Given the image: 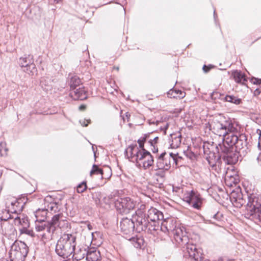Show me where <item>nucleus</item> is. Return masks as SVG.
<instances>
[{
    "label": "nucleus",
    "instance_id": "nucleus-1",
    "mask_svg": "<svg viewBox=\"0 0 261 261\" xmlns=\"http://www.w3.org/2000/svg\"><path fill=\"white\" fill-rule=\"evenodd\" d=\"M204 158L207 161L212 169L217 171V166L222 164L221 159L223 160L225 164L233 165L237 163V155L233 153H228L227 148L222 142L218 144H210L208 142H204L203 145Z\"/></svg>",
    "mask_w": 261,
    "mask_h": 261
},
{
    "label": "nucleus",
    "instance_id": "nucleus-2",
    "mask_svg": "<svg viewBox=\"0 0 261 261\" xmlns=\"http://www.w3.org/2000/svg\"><path fill=\"white\" fill-rule=\"evenodd\" d=\"M228 148V153H233L237 155V162L239 156H245L250 150L247 141V137L244 134L228 135L222 142Z\"/></svg>",
    "mask_w": 261,
    "mask_h": 261
},
{
    "label": "nucleus",
    "instance_id": "nucleus-3",
    "mask_svg": "<svg viewBox=\"0 0 261 261\" xmlns=\"http://www.w3.org/2000/svg\"><path fill=\"white\" fill-rule=\"evenodd\" d=\"M159 231L173 237L176 244L187 243L188 240L185 228L173 218L163 220L160 225Z\"/></svg>",
    "mask_w": 261,
    "mask_h": 261
},
{
    "label": "nucleus",
    "instance_id": "nucleus-4",
    "mask_svg": "<svg viewBox=\"0 0 261 261\" xmlns=\"http://www.w3.org/2000/svg\"><path fill=\"white\" fill-rule=\"evenodd\" d=\"M247 198L245 217L256 223H261V197L252 193L247 194Z\"/></svg>",
    "mask_w": 261,
    "mask_h": 261
},
{
    "label": "nucleus",
    "instance_id": "nucleus-5",
    "mask_svg": "<svg viewBox=\"0 0 261 261\" xmlns=\"http://www.w3.org/2000/svg\"><path fill=\"white\" fill-rule=\"evenodd\" d=\"M76 237L72 234H64L58 241L55 248L56 253L64 258L70 256L74 252Z\"/></svg>",
    "mask_w": 261,
    "mask_h": 261
},
{
    "label": "nucleus",
    "instance_id": "nucleus-6",
    "mask_svg": "<svg viewBox=\"0 0 261 261\" xmlns=\"http://www.w3.org/2000/svg\"><path fill=\"white\" fill-rule=\"evenodd\" d=\"M136 215L133 216V219L136 221L135 231L137 232L144 231L149 234L155 236L158 234V226L150 224L147 218L146 214L142 208L138 209L135 211Z\"/></svg>",
    "mask_w": 261,
    "mask_h": 261
},
{
    "label": "nucleus",
    "instance_id": "nucleus-7",
    "mask_svg": "<svg viewBox=\"0 0 261 261\" xmlns=\"http://www.w3.org/2000/svg\"><path fill=\"white\" fill-rule=\"evenodd\" d=\"M29 252V247L24 242L15 240L9 252L11 261H24Z\"/></svg>",
    "mask_w": 261,
    "mask_h": 261
},
{
    "label": "nucleus",
    "instance_id": "nucleus-8",
    "mask_svg": "<svg viewBox=\"0 0 261 261\" xmlns=\"http://www.w3.org/2000/svg\"><path fill=\"white\" fill-rule=\"evenodd\" d=\"M81 84V80L76 75H71L68 81V85L70 88L69 95L74 100H84L87 98V91L84 87L76 89Z\"/></svg>",
    "mask_w": 261,
    "mask_h": 261
},
{
    "label": "nucleus",
    "instance_id": "nucleus-9",
    "mask_svg": "<svg viewBox=\"0 0 261 261\" xmlns=\"http://www.w3.org/2000/svg\"><path fill=\"white\" fill-rule=\"evenodd\" d=\"M136 203V201L129 197H118L116 200H114L117 211L122 214H127L133 212L135 208Z\"/></svg>",
    "mask_w": 261,
    "mask_h": 261
},
{
    "label": "nucleus",
    "instance_id": "nucleus-10",
    "mask_svg": "<svg viewBox=\"0 0 261 261\" xmlns=\"http://www.w3.org/2000/svg\"><path fill=\"white\" fill-rule=\"evenodd\" d=\"M183 200L195 209L199 210L201 207L202 198L197 191L193 190L187 191L184 195Z\"/></svg>",
    "mask_w": 261,
    "mask_h": 261
},
{
    "label": "nucleus",
    "instance_id": "nucleus-11",
    "mask_svg": "<svg viewBox=\"0 0 261 261\" xmlns=\"http://www.w3.org/2000/svg\"><path fill=\"white\" fill-rule=\"evenodd\" d=\"M225 117L221 115L215 117L211 123L209 124L210 129L213 130V132L215 134L220 136H223V132L225 127Z\"/></svg>",
    "mask_w": 261,
    "mask_h": 261
},
{
    "label": "nucleus",
    "instance_id": "nucleus-12",
    "mask_svg": "<svg viewBox=\"0 0 261 261\" xmlns=\"http://www.w3.org/2000/svg\"><path fill=\"white\" fill-rule=\"evenodd\" d=\"M231 202L234 207L240 208L243 205L245 206L247 195H243L241 190L232 191L229 196Z\"/></svg>",
    "mask_w": 261,
    "mask_h": 261
},
{
    "label": "nucleus",
    "instance_id": "nucleus-13",
    "mask_svg": "<svg viewBox=\"0 0 261 261\" xmlns=\"http://www.w3.org/2000/svg\"><path fill=\"white\" fill-rule=\"evenodd\" d=\"M27 201V198L25 197H23L19 199H13V200L8 199L6 201L9 202L10 209L11 213L19 215L23 211Z\"/></svg>",
    "mask_w": 261,
    "mask_h": 261
},
{
    "label": "nucleus",
    "instance_id": "nucleus-14",
    "mask_svg": "<svg viewBox=\"0 0 261 261\" xmlns=\"http://www.w3.org/2000/svg\"><path fill=\"white\" fill-rule=\"evenodd\" d=\"M146 216L150 224L157 225L158 227V234L159 232L160 223L159 221L162 220L164 218V215L162 212L158 209L151 207L148 210Z\"/></svg>",
    "mask_w": 261,
    "mask_h": 261
},
{
    "label": "nucleus",
    "instance_id": "nucleus-15",
    "mask_svg": "<svg viewBox=\"0 0 261 261\" xmlns=\"http://www.w3.org/2000/svg\"><path fill=\"white\" fill-rule=\"evenodd\" d=\"M182 243L181 244H177L179 246L184 245L183 247V251L184 252V256L186 258V261H189L191 258L196 259L197 257H199V254L197 251L195 245L193 244H190L188 242Z\"/></svg>",
    "mask_w": 261,
    "mask_h": 261
},
{
    "label": "nucleus",
    "instance_id": "nucleus-16",
    "mask_svg": "<svg viewBox=\"0 0 261 261\" xmlns=\"http://www.w3.org/2000/svg\"><path fill=\"white\" fill-rule=\"evenodd\" d=\"M120 228L124 234L130 235L135 230L134 220L127 217L121 219L120 222Z\"/></svg>",
    "mask_w": 261,
    "mask_h": 261
},
{
    "label": "nucleus",
    "instance_id": "nucleus-17",
    "mask_svg": "<svg viewBox=\"0 0 261 261\" xmlns=\"http://www.w3.org/2000/svg\"><path fill=\"white\" fill-rule=\"evenodd\" d=\"M171 167L170 158L164 151L156 157V168L157 169L168 170Z\"/></svg>",
    "mask_w": 261,
    "mask_h": 261
},
{
    "label": "nucleus",
    "instance_id": "nucleus-18",
    "mask_svg": "<svg viewBox=\"0 0 261 261\" xmlns=\"http://www.w3.org/2000/svg\"><path fill=\"white\" fill-rule=\"evenodd\" d=\"M225 127L223 132V136L227 137L228 135L233 134H237V128L234 126L231 120L229 118H226L224 120Z\"/></svg>",
    "mask_w": 261,
    "mask_h": 261
},
{
    "label": "nucleus",
    "instance_id": "nucleus-19",
    "mask_svg": "<svg viewBox=\"0 0 261 261\" xmlns=\"http://www.w3.org/2000/svg\"><path fill=\"white\" fill-rule=\"evenodd\" d=\"M86 255V259L87 261H97L100 258V252L95 248H88Z\"/></svg>",
    "mask_w": 261,
    "mask_h": 261
},
{
    "label": "nucleus",
    "instance_id": "nucleus-20",
    "mask_svg": "<svg viewBox=\"0 0 261 261\" xmlns=\"http://www.w3.org/2000/svg\"><path fill=\"white\" fill-rule=\"evenodd\" d=\"M140 148L137 146L136 144H131L124 151L125 156L129 160V161L134 162L136 156L135 153L138 152Z\"/></svg>",
    "mask_w": 261,
    "mask_h": 261
},
{
    "label": "nucleus",
    "instance_id": "nucleus-21",
    "mask_svg": "<svg viewBox=\"0 0 261 261\" xmlns=\"http://www.w3.org/2000/svg\"><path fill=\"white\" fill-rule=\"evenodd\" d=\"M14 223L15 225L21 226V228L29 227L30 223L28 217L19 214L14 218Z\"/></svg>",
    "mask_w": 261,
    "mask_h": 261
},
{
    "label": "nucleus",
    "instance_id": "nucleus-22",
    "mask_svg": "<svg viewBox=\"0 0 261 261\" xmlns=\"http://www.w3.org/2000/svg\"><path fill=\"white\" fill-rule=\"evenodd\" d=\"M5 205L6 208L2 210L0 213V221H7L9 219H14L15 218L11 215L12 213L10 212V204L8 201H6Z\"/></svg>",
    "mask_w": 261,
    "mask_h": 261
},
{
    "label": "nucleus",
    "instance_id": "nucleus-23",
    "mask_svg": "<svg viewBox=\"0 0 261 261\" xmlns=\"http://www.w3.org/2000/svg\"><path fill=\"white\" fill-rule=\"evenodd\" d=\"M55 217H56L55 225L57 228L65 229L68 227L69 223L66 220L62 219V213L56 214L52 218H55Z\"/></svg>",
    "mask_w": 261,
    "mask_h": 261
},
{
    "label": "nucleus",
    "instance_id": "nucleus-24",
    "mask_svg": "<svg viewBox=\"0 0 261 261\" xmlns=\"http://www.w3.org/2000/svg\"><path fill=\"white\" fill-rule=\"evenodd\" d=\"M139 149L138 150V152H136L135 154V156H136L135 159V161L137 163H138L139 162H141L142 164V162L144 159H145L146 156H147V154L145 153L146 152H149L147 150H146L143 145L139 142Z\"/></svg>",
    "mask_w": 261,
    "mask_h": 261
},
{
    "label": "nucleus",
    "instance_id": "nucleus-25",
    "mask_svg": "<svg viewBox=\"0 0 261 261\" xmlns=\"http://www.w3.org/2000/svg\"><path fill=\"white\" fill-rule=\"evenodd\" d=\"M107 169L109 174L107 176H105L104 175L103 170L101 168H99L97 165L94 164L93 165L92 169L90 172V174H100L101 175V178L109 179L111 177L112 175V172L111 169L110 167H108Z\"/></svg>",
    "mask_w": 261,
    "mask_h": 261
},
{
    "label": "nucleus",
    "instance_id": "nucleus-26",
    "mask_svg": "<svg viewBox=\"0 0 261 261\" xmlns=\"http://www.w3.org/2000/svg\"><path fill=\"white\" fill-rule=\"evenodd\" d=\"M232 75L234 80L237 83L243 84L247 81V77L245 73L241 71L236 70L232 71Z\"/></svg>",
    "mask_w": 261,
    "mask_h": 261
},
{
    "label": "nucleus",
    "instance_id": "nucleus-27",
    "mask_svg": "<svg viewBox=\"0 0 261 261\" xmlns=\"http://www.w3.org/2000/svg\"><path fill=\"white\" fill-rule=\"evenodd\" d=\"M168 97L181 99L185 96L186 93L181 90L172 88L167 93Z\"/></svg>",
    "mask_w": 261,
    "mask_h": 261
},
{
    "label": "nucleus",
    "instance_id": "nucleus-28",
    "mask_svg": "<svg viewBox=\"0 0 261 261\" xmlns=\"http://www.w3.org/2000/svg\"><path fill=\"white\" fill-rule=\"evenodd\" d=\"M46 208H38L35 212L36 222L45 221L47 218V212Z\"/></svg>",
    "mask_w": 261,
    "mask_h": 261
},
{
    "label": "nucleus",
    "instance_id": "nucleus-29",
    "mask_svg": "<svg viewBox=\"0 0 261 261\" xmlns=\"http://www.w3.org/2000/svg\"><path fill=\"white\" fill-rule=\"evenodd\" d=\"M147 156L142 162L143 167L144 169H147L151 167L154 163V158L150 152H146Z\"/></svg>",
    "mask_w": 261,
    "mask_h": 261
},
{
    "label": "nucleus",
    "instance_id": "nucleus-30",
    "mask_svg": "<svg viewBox=\"0 0 261 261\" xmlns=\"http://www.w3.org/2000/svg\"><path fill=\"white\" fill-rule=\"evenodd\" d=\"M52 82L49 77H42L40 80V86L44 91L50 90L52 88Z\"/></svg>",
    "mask_w": 261,
    "mask_h": 261
},
{
    "label": "nucleus",
    "instance_id": "nucleus-31",
    "mask_svg": "<svg viewBox=\"0 0 261 261\" xmlns=\"http://www.w3.org/2000/svg\"><path fill=\"white\" fill-rule=\"evenodd\" d=\"M34 62L33 56L31 55H24V57H21L19 59V65L21 67L25 68L29 64Z\"/></svg>",
    "mask_w": 261,
    "mask_h": 261
},
{
    "label": "nucleus",
    "instance_id": "nucleus-32",
    "mask_svg": "<svg viewBox=\"0 0 261 261\" xmlns=\"http://www.w3.org/2000/svg\"><path fill=\"white\" fill-rule=\"evenodd\" d=\"M56 222V217L55 218H51L50 221H46L45 230L47 232L49 233H54L57 230L55 224Z\"/></svg>",
    "mask_w": 261,
    "mask_h": 261
},
{
    "label": "nucleus",
    "instance_id": "nucleus-33",
    "mask_svg": "<svg viewBox=\"0 0 261 261\" xmlns=\"http://www.w3.org/2000/svg\"><path fill=\"white\" fill-rule=\"evenodd\" d=\"M46 210H47V213H50L53 214L59 212L60 207H59L58 203L56 202H51L47 205V208H46Z\"/></svg>",
    "mask_w": 261,
    "mask_h": 261
},
{
    "label": "nucleus",
    "instance_id": "nucleus-34",
    "mask_svg": "<svg viewBox=\"0 0 261 261\" xmlns=\"http://www.w3.org/2000/svg\"><path fill=\"white\" fill-rule=\"evenodd\" d=\"M224 100L227 102L234 103L235 105H240L242 100L241 98H238L233 95H227L224 97Z\"/></svg>",
    "mask_w": 261,
    "mask_h": 261
},
{
    "label": "nucleus",
    "instance_id": "nucleus-35",
    "mask_svg": "<svg viewBox=\"0 0 261 261\" xmlns=\"http://www.w3.org/2000/svg\"><path fill=\"white\" fill-rule=\"evenodd\" d=\"M181 135H179L175 137H172V143L170 144V148L172 149L178 148L181 144Z\"/></svg>",
    "mask_w": 261,
    "mask_h": 261
},
{
    "label": "nucleus",
    "instance_id": "nucleus-36",
    "mask_svg": "<svg viewBox=\"0 0 261 261\" xmlns=\"http://www.w3.org/2000/svg\"><path fill=\"white\" fill-rule=\"evenodd\" d=\"M23 71L29 74L34 75V74L37 72V69L35 65L34 64V62H32L31 64L26 66L23 69Z\"/></svg>",
    "mask_w": 261,
    "mask_h": 261
},
{
    "label": "nucleus",
    "instance_id": "nucleus-37",
    "mask_svg": "<svg viewBox=\"0 0 261 261\" xmlns=\"http://www.w3.org/2000/svg\"><path fill=\"white\" fill-rule=\"evenodd\" d=\"M46 222L45 221L36 222L35 224L36 230L38 232L45 230V227H46Z\"/></svg>",
    "mask_w": 261,
    "mask_h": 261
},
{
    "label": "nucleus",
    "instance_id": "nucleus-38",
    "mask_svg": "<svg viewBox=\"0 0 261 261\" xmlns=\"http://www.w3.org/2000/svg\"><path fill=\"white\" fill-rule=\"evenodd\" d=\"M154 184L156 185V187L160 188H163L164 187V182L165 179L160 178V177L153 176Z\"/></svg>",
    "mask_w": 261,
    "mask_h": 261
},
{
    "label": "nucleus",
    "instance_id": "nucleus-39",
    "mask_svg": "<svg viewBox=\"0 0 261 261\" xmlns=\"http://www.w3.org/2000/svg\"><path fill=\"white\" fill-rule=\"evenodd\" d=\"M20 234H26L29 236L33 237L35 236V233L32 229H29L28 227L21 228L19 229Z\"/></svg>",
    "mask_w": 261,
    "mask_h": 261
},
{
    "label": "nucleus",
    "instance_id": "nucleus-40",
    "mask_svg": "<svg viewBox=\"0 0 261 261\" xmlns=\"http://www.w3.org/2000/svg\"><path fill=\"white\" fill-rule=\"evenodd\" d=\"M87 185L86 181H83L81 184H79L77 186L76 191L79 193H82L84 192L87 189Z\"/></svg>",
    "mask_w": 261,
    "mask_h": 261
},
{
    "label": "nucleus",
    "instance_id": "nucleus-41",
    "mask_svg": "<svg viewBox=\"0 0 261 261\" xmlns=\"http://www.w3.org/2000/svg\"><path fill=\"white\" fill-rule=\"evenodd\" d=\"M101 193L99 192H96L92 194V198L94 199L95 204L97 205L100 204V199L101 198Z\"/></svg>",
    "mask_w": 261,
    "mask_h": 261
},
{
    "label": "nucleus",
    "instance_id": "nucleus-42",
    "mask_svg": "<svg viewBox=\"0 0 261 261\" xmlns=\"http://www.w3.org/2000/svg\"><path fill=\"white\" fill-rule=\"evenodd\" d=\"M155 171L157 172L154 174V176L160 177V178H162L165 179V171L167 170H164L163 169H157V168L155 169Z\"/></svg>",
    "mask_w": 261,
    "mask_h": 261
},
{
    "label": "nucleus",
    "instance_id": "nucleus-43",
    "mask_svg": "<svg viewBox=\"0 0 261 261\" xmlns=\"http://www.w3.org/2000/svg\"><path fill=\"white\" fill-rule=\"evenodd\" d=\"M8 150V148L6 147V143L3 142L0 143V155L1 156L6 155Z\"/></svg>",
    "mask_w": 261,
    "mask_h": 261
},
{
    "label": "nucleus",
    "instance_id": "nucleus-44",
    "mask_svg": "<svg viewBox=\"0 0 261 261\" xmlns=\"http://www.w3.org/2000/svg\"><path fill=\"white\" fill-rule=\"evenodd\" d=\"M184 154L186 156L190 159H192L194 157V153L192 152L190 149L189 147H188V148L186 150H184Z\"/></svg>",
    "mask_w": 261,
    "mask_h": 261
},
{
    "label": "nucleus",
    "instance_id": "nucleus-45",
    "mask_svg": "<svg viewBox=\"0 0 261 261\" xmlns=\"http://www.w3.org/2000/svg\"><path fill=\"white\" fill-rule=\"evenodd\" d=\"M150 133L145 134L143 135V137H141L140 139L138 140V143L139 144V142L143 145V146L144 147V143L146 142L147 139L149 137Z\"/></svg>",
    "mask_w": 261,
    "mask_h": 261
},
{
    "label": "nucleus",
    "instance_id": "nucleus-46",
    "mask_svg": "<svg viewBox=\"0 0 261 261\" xmlns=\"http://www.w3.org/2000/svg\"><path fill=\"white\" fill-rule=\"evenodd\" d=\"M79 122L82 126L86 127L91 123V120L86 119H81L79 120Z\"/></svg>",
    "mask_w": 261,
    "mask_h": 261
},
{
    "label": "nucleus",
    "instance_id": "nucleus-47",
    "mask_svg": "<svg viewBox=\"0 0 261 261\" xmlns=\"http://www.w3.org/2000/svg\"><path fill=\"white\" fill-rule=\"evenodd\" d=\"M214 67V66L213 65L210 64L208 66H206V65H204L202 67V70L204 73H207L211 69H212Z\"/></svg>",
    "mask_w": 261,
    "mask_h": 261
},
{
    "label": "nucleus",
    "instance_id": "nucleus-48",
    "mask_svg": "<svg viewBox=\"0 0 261 261\" xmlns=\"http://www.w3.org/2000/svg\"><path fill=\"white\" fill-rule=\"evenodd\" d=\"M85 253H83L82 255L80 254H73L72 256V258H73V260H80L82 258L84 257Z\"/></svg>",
    "mask_w": 261,
    "mask_h": 261
},
{
    "label": "nucleus",
    "instance_id": "nucleus-49",
    "mask_svg": "<svg viewBox=\"0 0 261 261\" xmlns=\"http://www.w3.org/2000/svg\"><path fill=\"white\" fill-rule=\"evenodd\" d=\"M222 96H223V95H221V94H220V93H219L218 92H213L211 94V97H212V98H215V99L221 98V99H224V98H221Z\"/></svg>",
    "mask_w": 261,
    "mask_h": 261
},
{
    "label": "nucleus",
    "instance_id": "nucleus-50",
    "mask_svg": "<svg viewBox=\"0 0 261 261\" xmlns=\"http://www.w3.org/2000/svg\"><path fill=\"white\" fill-rule=\"evenodd\" d=\"M250 81L253 84L255 85H260L261 84V79L252 77Z\"/></svg>",
    "mask_w": 261,
    "mask_h": 261
},
{
    "label": "nucleus",
    "instance_id": "nucleus-51",
    "mask_svg": "<svg viewBox=\"0 0 261 261\" xmlns=\"http://www.w3.org/2000/svg\"><path fill=\"white\" fill-rule=\"evenodd\" d=\"M199 257H197L196 259L191 258L189 261H210V260L207 259H204V258H202L201 257H200L199 260L198 259Z\"/></svg>",
    "mask_w": 261,
    "mask_h": 261
},
{
    "label": "nucleus",
    "instance_id": "nucleus-52",
    "mask_svg": "<svg viewBox=\"0 0 261 261\" xmlns=\"http://www.w3.org/2000/svg\"><path fill=\"white\" fill-rule=\"evenodd\" d=\"M107 198L108 199L109 201H111V203L112 202L114 203V200H117V199L115 197H113V196L112 194L109 195L108 196H107Z\"/></svg>",
    "mask_w": 261,
    "mask_h": 261
},
{
    "label": "nucleus",
    "instance_id": "nucleus-53",
    "mask_svg": "<svg viewBox=\"0 0 261 261\" xmlns=\"http://www.w3.org/2000/svg\"><path fill=\"white\" fill-rule=\"evenodd\" d=\"M172 160H173L174 163L176 166V167L179 166V163L180 161L178 160V158H177V157L173 158V159H172ZM181 166V165H180V166Z\"/></svg>",
    "mask_w": 261,
    "mask_h": 261
},
{
    "label": "nucleus",
    "instance_id": "nucleus-54",
    "mask_svg": "<svg viewBox=\"0 0 261 261\" xmlns=\"http://www.w3.org/2000/svg\"><path fill=\"white\" fill-rule=\"evenodd\" d=\"M176 155H178V153H174L170 152L169 155L167 154V156L170 158V161L173 159V158H175Z\"/></svg>",
    "mask_w": 261,
    "mask_h": 261
},
{
    "label": "nucleus",
    "instance_id": "nucleus-55",
    "mask_svg": "<svg viewBox=\"0 0 261 261\" xmlns=\"http://www.w3.org/2000/svg\"><path fill=\"white\" fill-rule=\"evenodd\" d=\"M203 221L204 223L207 224H213V222H212L211 220L209 219L208 217L207 218H203Z\"/></svg>",
    "mask_w": 261,
    "mask_h": 261
},
{
    "label": "nucleus",
    "instance_id": "nucleus-56",
    "mask_svg": "<svg viewBox=\"0 0 261 261\" xmlns=\"http://www.w3.org/2000/svg\"><path fill=\"white\" fill-rule=\"evenodd\" d=\"M151 150L153 153H155L158 152V148L155 146H153V147H152Z\"/></svg>",
    "mask_w": 261,
    "mask_h": 261
},
{
    "label": "nucleus",
    "instance_id": "nucleus-57",
    "mask_svg": "<svg viewBox=\"0 0 261 261\" xmlns=\"http://www.w3.org/2000/svg\"><path fill=\"white\" fill-rule=\"evenodd\" d=\"M211 218H213L215 220H219L220 218L219 217V214L218 213H217L214 215H213L211 217Z\"/></svg>",
    "mask_w": 261,
    "mask_h": 261
},
{
    "label": "nucleus",
    "instance_id": "nucleus-58",
    "mask_svg": "<svg viewBox=\"0 0 261 261\" xmlns=\"http://www.w3.org/2000/svg\"><path fill=\"white\" fill-rule=\"evenodd\" d=\"M102 200L103 202L107 204H111V201H109L108 199L107 198V196L103 197L102 198Z\"/></svg>",
    "mask_w": 261,
    "mask_h": 261
},
{
    "label": "nucleus",
    "instance_id": "nucleus-59",
    "mask_svg": "<svg viewBox=\"0 0 261 261\" xmlns=\"http://www.w3.org/2000/svg\"><path fill=\"white\" fill-rule=\"evenodd\" d=\"M256 160H257L258 164L261 166V153H259Z\"/></svg>",
    "mask_w": 261,
    "mask_h": 261
},
{
    "label": "nucleus",
    "instance_id": "nucleus-60",
    "mask_svg": "<svg viewBox=\"0 0 261 261\" xmlns=\"http://www.w3.org/2000/svg\"><path fill=\"white\" fill-rule=\"evenodd\" d=\"M168 127H169V124H168V123H166V125L163 128L161 127V129L164 130L165 133H166V132L167 130V129L168 128Z\"/></svg>",
    "mask_w": 261,
    "mask_h": 261
},
{
    "label": "nucleus",
    "instance_id": "nucleus-61",
    "mask_svg": "<svg viewBox=\"0 0 261 261\" xmlns=\"http://www.w3.org/2000/svg\"><path fill=\"white\" fill-rule=\"evenodd\" d=\"M148 143L149 144L151 147H153V146H155V143L153 141H152V139H150L149 140Z\"/></svg>",
    "mask_w": 261,
    "mask_h": 261
},
{
    "label": "nucleus",
    "instance_id": "nucleus-62",
    "mask_svg": "<svg viewBox=\"0 0 261 261\" xmlns=\"http://www.w3.org/2000/svg\"><path fill=\"white\" fill-rule=\"evenodd\" d=\"M261 93V89L257 88L254 91V94L256 95H258Z\"/></svg>",
    "mask_w": 261,
    "mask_h": 261
},
{
    "label": "nucleus",
    "instance_id": "nucleus-63",
    "mask_svg": "<svg viewBox=\"0 0 261 261\" xmlns=\"http://www.w3.org/2000/svg\"><path fill=\"white\" fill-rule=\"evenodd\" d=\"M85 109H86V106L84 105L80 106L79 107V109L80 110H84Z\"/></svg>",
    "mask_w": 261,
    "mask_h": 261
},
{
    "label": "nucleus",
    "instance_id": "nucleus-64",
    "mask_svg": "<svg viewBox=\"0 0 261 261\" xmlns=\"http://www.w3.org/2000/svg\"><path fill=\"white\" fill-rule=\"evenodd\" d=\"M158 137H155L153 139H152V141H153L155 144L158 142Z\"/></svg>",
    "mask_w": 261,
    "mask_h": 261
}]
</instances>
